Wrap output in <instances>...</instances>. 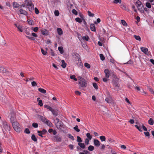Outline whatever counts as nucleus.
Returning a JSON list of instances; mask_svg holds the SVG:
<instances>
[{
  "mask_svg": "<svg viewBox=\"0 0 154 154\" xmlns=\"http://www.w3.org/2000/svg\"><path fill=\"white\" fill-rule=\"evenodd\" d=\"M113 86L116 88H118L119 87V83L118 81H114L113 82Z\"/></svg>",
  "mask_w": 154,
  "mask_h": 154,
  "instance_id": "nucleus-15",
  "label": "nucleus"
},
{
  "mask_svg": "<svg viewBox=\"0 0 154 154\" xmlns=\"http://www.w3.org/2000/svg\"><path fill=\"white\" fill-rule=\"evenodd\" d=\"M32 139L35 142H36L37 141V139L35 137V135L34 134H32L31 136Z\"/></svg>",
  "mask_w": 154,
  "mask_h": 154,
  "instance_id": "nucleus-35",
  "label": "nucleus"
},
{
  "mask_svg": "<svg viewBox=\"0 0 154 154\" xmlns=\"http://www.w3.org/2000/svg\"><path fill=\"white\" fill-rule=\"evenodd\" d=\"M134 37L135 38L139 41H140L141 40V38L140 37L139 35H134Z\"/></svg>",
  "mask_w": 154,
  "mask_h": 154,
  "instance_id": "nucleus-24",
  "label": "nucleus"
},
{
  "mask_svg": "<svg viewBox=\"0 0 154 154\" xmlns=\"http://www.w3.org/2000/svg\"><path fill=\"white\" fill-rule=\"evenodd\" d=\"M46 124L48 125L49 126L52 127H53V125L52 124L51 122L49 120H48L47 119L46 121L45 122Z\"/></svg>",
  "mask_w": 154,
  "mask_h": 154,
  "instance_id": "nucleus-14",
  "label": "nucleus"
},
{
  "mask_svg": "<svg viewBox=\"0 0 154 154\" xmlns=\"http://www.w3.org/2000/svg\"><path fill=\"white\" fill-rule=\"evenodd\" d=\"M25 33H26V34L27 35H30V33L29 32V29H26L25 31Z\"/></svg>",
  "mask_w": 154,
  "mask_h": 154,
  "instance_id": "nucleus-55",
  "label": "nucleus"
},
{
  "mask_svg": "<svg viewBox=\"0 0 154 154\" xmlns=\"http://www.w3.org/2000/svg\"><path fill=\"white\" fill-rule=\"evenodd\" d=\"M39 99V98H38L37 99V101H38V104L40 106H43L42 102L41 100H38Z\"/></svg>",
  "mask_w": 154,
  "mask_h": 154,
  "instance_id": "nucleus-23",
  "label": "nucleus"
},
{
  "mask_svg": "<svg viewBox=\"0 0 154 154\" xmlns=\"http://www.w3.org/2000/svg\"><path fill=\"white\" fill-rule=\"evenodd\" d=\"M90 28L91 30L94 32L96 31L95 26L94 24H91L90 25Z\"/></svg>",
  "mask_w": 154,
  "mask_h": 154,
  "instance_id": "nucleus-12",
  "label": "nucleus"
},
{
  "mask_svg": "<svg viewBox=\"0 0 154 154\" xmlns=\"http://www.w3.org/2000/svg\"><path fill=\"white\" fill-rule=\"evenodd\" d=\"M61 62L62 63V64L61 65V66L63 68H65L66 66V63H65L64 60H61Z\"/></svg>",
  "mask_w": 154,
  "mask_h": 154,
  "instance_id": "nucleus-19",
  "label": "nucleus"
},
{
  "mask_svg": "<svg viewBox=\"0 0 154 154\" xmlns=\"http://www.w3.org/2000/svg\"><path fill=\"white\" fill-rule=\"evenodd\" d=\"M72 55L73 57L74 58L75 61L76 62L77 66H81L82 64L80 56L76 53H73L72 54Z\"/></svg>",
  "mask_w": 154,
  "mask_h": 154,
  "instance_id": "nucleus-1",
  "label": "nucleus"
},
{
  "mask_svg": "<svg viewBox=\"0 0 154 154\" xmlns=\"http://www.w3.org/2000/svg\"><path fill=\"white\" fill-rule=\"evenodd\" d=\"M94 145L96 147L99 146L101 144L100 142L97 139H94Z\"/></svg>",
  "mask_w": 154,
  "mask_h": 154,
  "instance_id": "nucleus-8",
  "label": "nucleus"
},
{
  "mask_svg": "<svg viewBox=\"0 0 154 154\" xmlns=\"http://www.w3.org/2000/svg\"><path fill=\"white\" fill-rule=\"evenodd\" d=\"M94 149V146L90 145L88 147V149L90 151H92Z\"/></svg>",
  "mask_w": 154,
  "mask_h": 154,
  "instance_id": "nucleus-31",
  "label": "nucleus"
},
{
  "mask_svg": "<svg viewBox=\"0 0 154 154\" xmlns=\"http://www.w3.org/2000/svg\"><path fill=\"white\" fill-rule=\"evenodd\" d=\"M25 3H27L26 4L27 6H32V3L31 2H27V0H25Z\"/></svg>",
  "mask_w": 154,
  "mask_h": 154,
  "instance_id": "nucleus-29",
  "label": "nucleus"
},
{
  "mask_svg": "<svg viewBox=\"0 0 154 154\" xmlns=\"http://www.w3.org/2000/svg\"><path fill=\"white\" fill-rule=\"evenodd\" d=\"M106 101L108 103H110L112 102V99L111 97H106L105 99Z\"/></svg>",
  "mask_w": 154,
  "mask_h": 154,
  "instance_id": "nucleus-22",
  "label": "nucleus"
},
{
  "mask_svg": "<svg viewBox=\"0 0 154 154\" xmlns=\"http://www.w3.org/2000/svg\"><path fill=\"white\" fill-rule=\"evenodd\" d=\"M42 33L43 35H46L47 34V31L46 29H44L42 30Z\"/></svg>",
  "mask_w": 154,
  "mask_h": 154,
  "instance_id": "nucleus-27",
  "label": "nucleus"
},
{
  "mask_svg": "<svg viewBox=\"0 0 154 154\" xmlns=\"http://www.w3.org/2000/svg\"><path fill=\"white\" fill-rule=\"evenodd\" d=\"M24 132L27 134H29L30 133V131L28 128H26L24 130Z\"/></svg>",
  "mask_w": 154,
  "mask_h": 154,
  "instance_id": "nucleus-51",
  "label": "nucleus"
},
{
  "mask_svg": "<svg viewBox=\"0 0 154 154\" xmlns=\"http://www.w3.org/2000/svg\"><path fill=\"white\" fill-rule=\"evenodd\" d=\"M20 12L21 14H23L24 15H26L27 14V12L25 10L22 9H20Z\"/></svg>",
  "mask_w": 154,
  "mask_h": 154,
  "instance_id": "nucleus-17",
  "label": "nucleus"
},
{
  "mask_svg": "<svg viewBox=\"0 0 154 154\" xmlns=\"http://www.w3.org/2000/svg\"><path fill=\"white\" fill-rule=\"evenodd\" d=\"M27 21L28 23L30 25H33L34 24L33 21L32 20H28Z\"/></svg>",
  "mask_w": 154,
  "mask_h": 154,
  "instance_id": "nucleus-46",
  "label": "nucleus"
},
{
  "mask_svg": "<svg viewBox=\"0 0 154 154\" xmlns=\"http://www.w3.org/2000/svg\"><path fill=\"white\" fill-rule=\"evenodd\" d=\"M31 84L33 87L36 86L37 85L35 81L32 82H31Z\"/></svg>",
  "mask_w": 154,
  "mask_h": 154,
  "instance_id": "nucleus-57",
  "label": "nucleus"
},
{
  "mask_svg": "<svg viewBox=\"0 0 154 154\" xmlns=\"http://www.w3.org/2000/svg\"><path fill=\"white\" fill-rule=\"evenodd\" d=\"M44 106L45 108L48 109L50 111H51V110H52L53 109L48 105H44Z\"/></svg>",
  "mask_w": 154,
  "mask_h": 154,
  "instance_id": "nucleus-28",
  "label": "nucleus"
},
{
  "mask_svg": "<svg viewBox=\"0 0 154 154\" xmlns=\"http://www.w3.org/2000/svg\"><path fill=\"white\" fill-rule=\"evenodd\" d=\"M39 116V118L42 120V121L43 122L45 123V122L47 120V119L45 118V117H43L42 116H40L39 115V116Z\"/></svg>",
  "mask_w": 154,
  "mask_h": 154,
  "instance_id": "nucleus-21",
  "label": "nucleus"
},
{
  "mask_svg": "<svg viewBox=\"0 0 154 154\" xmlns=\"http://www.w3.org/2000/svg\"><path fill=\"white\" fill-rule=\"evenodd\" d=\"M79 84L82 87H86L87 86V82L83 78L81 79Z\"/></svg>",
  "mask_w": 154,
  "mask_h": 154,
  "instance_id": "nucleus-5",
  "label": "nucleus"
},
{
  "mask_svg": "<svg viewBox=\"0 0 154 154\" xmlns=\"http://www.w3.org/2000/svg\"><path fill=\"white\" fill-rule=\"evenodd\" d=\"M72 13L75 15H77L78 12L75 9H73L72 11Z\"/></svg>",
  "mask_w": 154,
  "mask_h": 154,
  "instance_id": "nucleus-63",
  "label": "nucleus"
},
{
  "mask_svg": "<svg viewBox=\"0 0 154 154\" xmlns=\"http://www.w3.org/2000/svg\"><path fill=\"white\" fill-rule=\"evenodd\" d=\"M78 145L80 146V147L84 149L85 147V146L84 143H79Z\"/></svg>",
  "mask_w": 154,
  "mask_h": 154,
  "instance_id": "nucleus-20",
  "label": "nucleus"
},
{
  "mask_svg": "<svg viewBox=\"0 0 154 154\" xmlns=\"http://www.w3.org/2000/svg\"><path fill=\"white\" fill-rule=\"evenodd\" d=\"M12 125L15 131L18 133H19L21 131L20 125L19 123L17 122H14L12 123Z\"/></svg>",
  "mask_w": 154,
  "mask_h": 154,
  "instance_id": "nucleus-2",
  "label": "nucleus"
},
{
  "mask_svg": "<svg viewBox=\"0 0 154 154\" xmlns=\"http://www.w3.org/2000/svg\"><path fill=\"white\" fill-rule=\"evenodd\" d=\"M70 78L71 79H73L75 81H76L77 80V79L75 77V75H70Z\"/></svg>",
  "mask_w": 154,
  "mask_h": 154,
  "instance_id": "nucleus-42",
  "label": "nucleus"
},
{
  "mask_svg": "<svg viewBox=\"0 0 154 154\" xmlns=\"http://www.w3.org/2000/svg\"><path fill=\"white\" fill-rule=\"evenodd\" d=\"M13 6L15 8H17L19 7L20 5L16 2L13 3Z\"/></svg>",
  "mask_w": 154,
  "mask_h": 154,
  "instance_id": "nucleus-32",
  "label": "nucleus"
},
{
  "mask_svg": "<svg viewBox=\"0 0 154 154\" xmlns=\"http://www.w3.org/2000/svg\"><path fill=\"white\" fill-rule=\"evenodd\" d=\"M140 50L142 51L146 54L147 52L148 51V48L144 47H141L140 48Z\"/></svg>",
  "mask_w": 154,
  "mask_h": 154,
  "instance_id": "nucleus-13",
  "label": "nucleus"
},
{
  "mask_svg": "<svg viewBox=\"0 0 154 154\" xmlns=\"http://www.w3.org/2000/svg\"><path fill=\"white\" fill-rule=\"evenodd\" d=\"M138 125H135V127L139 131L141 132L142 131L141 129L142 127V124H140L139 123H136Z\"/></svg>",
  "mask_w": 154,
  "mask_h": 154,
  "instance_id": "nucleus-11",
  "label": "nucleus"
},
{
  "mask_svg": "<svg viewBox=\"0 0 154 154\" xmlns=\"http://www.w3.org/2000/svg\"><path fill=\"white\" fill-rule=\"evenodd\" d=\"M67 135L69 138H70L73 140H74V137L71 134H67Z\"/></svg>",
  "mask_w": 154,
  "mask_h": 154,
  "instance_id": "nucleus-41",
  "label": "nucleus"
},
{
  "mask_svg": "<svg viewBox=\"0 0 154 154\" xmlns=\"http://www.w3.org/2000/svg\"><path fill=\"white\" fill-rule=\"evenodd\" d=\"M17 29L20 32H23V30L22 29V27L19 25H18Z\"/></svg>",
  "mask_w": 154,
  "mask_h": 154,
  "instance_id": "nucleus-47",
  "label": "nucleus"
},
{
  "mask_svg": "<svg viewBox=\"0 0 154 154\" xmlns=\"http://www.w3.org/2000/svg\"><path fill=\"white\" fill-rule=\"evenodd\" d=\"M113 2L114 3H116V4H117L118 3H121V0H114V1Z\"/></svg>",
  "mask_w": 154,
  "mask_h": 154,
  "instance_id": "nucleus-64",
  "label": "nucleus"
},
{
  "mask_svg": "<svg viewBox=\"0 0 154 154\" xmlns=\"http://www.w3.org/2000/svg\"><path fill=\"white\" fill-rule=\"evenodd\" d=\"M135 5H137V6L139 10L142 13L144 12V10L142 8L144 6L140 1L137 0V1L136 2Z\"/></svg>",
  "mask_w": 154,
  "mask_h": 154,
  "instance_id": "nucleus-3",
  "label": "nucleus"
},
{
  "mask_svg": "<svg viewBox=\"0 0 154 154\" xmlns=\"http://www.w3.org/2000/svg\"><path fill=\"white\" fill-rule=\"evenodd\" d=\"M56 126L58 129H61L63 128V124L62 122H61L56 124Z\"/></svg>",
  "mask_w": 154,
  "mask_h": 154,
  "instance_id": "nucleus-7",
  "label": "nucleus"
},
{
  "mask_svg": "<svg viewBox=\"0 0 154 154\" xmlns=\"http://www.w3.org/2000/svg\"><path fill=\"white\" fill-rule=\"evenodd\" d=\"M2 123L3 127L5 131H9L10 130V125L6 121H3Z\"/></svg>",
  "mask_w": 154,
  "mask_h": 154,
  "instance_id": "nucleus-4",
  "label": "nucleus"
},
{
  "mask_svg": "<svg viewBox=\"0 0 154 154\" xmlns=\"http://www.w3.org/2000/svg\"><path fill=\"white\" fill-rule=\"evenodd\" d=\"M15 120V117H11L10 118V121L11 122H14V121Z\"/></svg>",
  "mask_w": 154,
  "mask_h": 154,
  "instance_id": "nucleus-60",
  "label": "nucleus"
},
{
  "mask_svg": "<svg viewBox=\"0 0 154 154\" xmlns=\"http://www.w3.org/2000/svg\"><path fill=\"white\" fill-rule=\"evenodd\" d=\"M32 126L35 128H37L38 127V124L37 123L34 122L32 124Z\"/></svg>",
  "mask_w": 154,
  "mask_h": 154,
  "instance_id": "nucleus-50",
  "label": "nucleus"
},
{
  "mask_svg": "<svg viewBox=\"0 0 154 154\" xmlns=\"http://www.w3.org/2000/svg\"><path fill=\"white\" fill-rule=\"evenodd\" d=\"M41 51L42 54L44 55H46L47 53L46 51H45L42 48H41Z\"/></svg>",
  "mask_w": 154,
  "mask_h": 154,
  "instance_id": "nucleus-40",
  "label": "nucleus"
},
{
  "mask_svg": "<svg viewBox=\"0 0 154 154\" xmlns=\"http://www.w3.org/2000/svg\"><path fill=\"white\" fill-rule=\"evenodd\" d=\"M100 138L102 142L105 141L106 139L105 137L103 136H100Z\"/></svg>",
  "mask_w": 154,
  "mask_h": 154,
  "instance_id": "nucleus-34",
  "label": "nucleus"
},
{
  "mask_svg": "<svg viewBox=\"0 0 154 154\" xmlns=\"http://www.w3.org/2000/svg\"><path fill=\"white\" fill-rule=\"evenodd\" d=\"M100 57L101 60L103 61L105 59V58L103 54H100Z\"/></svg>",
  "mask_w": 154,
  "mask_h": 154,
  "instance_id": "nucleus-44",
  "label": "nucleus"
},
{
  "mask_svg": "<svg viewBox=\"0 0 154 154\" xmlns=\"http://www.w3.org/2000/svg\"><path fill=\"white\" fill-rule=\"evenodd\" d=\"M105 73V76L107 78H108L110 76V74L109 70L108 69H106L104 70Z\"/></svg>",
  "mask_w": 154,
  "mask_h": 154,
  "instance_id": "nucleus-6",
  "label": "nucleus"
},
{
  "mask_svg": "<svg viewBox=\"0 0 154 154\" xmlns=\"http://www.w3.org/2000/svg\"><path fill=\"white\" fill-rule=\"evenodd\" d=\"M85 66L88 69H89L91 67L90 65L87 63H84Z\"/></svg>",
  "mask_w": 154,
  "mask_h": 154,
  "instance_id": "nucleus-39",
  "label": "nucleus"
},
{
  "mask_svg": "<svg viewBox=\"0 0 154 154\" xmlns=\"http://www.w3.org/2000/svg\"><path fill=\"white\" fill-rule=\"evenodd\" d=\"M77 141L79 143H81L82 141V139L79 136H77Z\"/></svg>",
  "mask_w": 154,
  "mask_h": 154,
  "instance_id": "nucleus-45",
  "label": "nucleus"
},
{
  "mask_svg": "<svg viewBox=\"0 0 154 154\" xmlns=\"http://www.w3.org/2000/svg\"><path fill=\"white\" fill-rule=\"evenodd\" d=\"M121 22L122 24L124 26H127V24L126 21L124 20H121Z\"/></svg>",
  "mask_w": 154,
  "mask_h": 154,
  "instance_id": "nucleus-53",
  "label": "nucleus"
},
{
  "mask_svg": "<svg viewBox=\"0 0 154 154\" xmlns=\"http://www.w3.org/2000/svg\"><path fill=\"white\" fill-rule=\"evenodd\" d=\"M57 31L58 34L59 35H61L63 34V31L61 28H57Z\"/></svg>",
  "mask_w": 154,
  "mask_h": 154,
  "instance_id": "nucleus-16",
  "label": "nucleus"
},
{
  "mask_svg": "<svg viewBox=\"0 0 154 154\" xmlns=\"http://www.w3.org/2000/svg\"><path fill=\"white\" fill-rule=\"evenodd\" d=\"M75 20L77 22L79 23H81L82 22V20L79 17H77L75 18Z\"/></svg>",
  "mask_w": 154,
  "mask_h": 154,
  "instance_id": "nucleus-43",
  "label": "nucleus"
},
{
  "mask_svg": "<svg viewBox=\"0 0 154 154\" xmlns=\"http://www.w3.org/2000/svg\"><path fill=\"white\" fill-rule=\"evenodd\" d=\"M0 72L3 73L8 74V72L6 69L3 67H0Z\"/></svg>",
  "mask_w": 154,
  "mask_h": 154,
  "instance_id": "nucleus-10",
  "label": "nucleus"
},
{
  "mask_svg": "<svg viewBox=\"0 0 154 154\" xmlns=\"http://www.w3.org/2000/svg\"><path fill=\"white\" fill-rule=\"evenodd\" d=\"M108 140L109 142L110 143H113L115 142V140L113 139H112L111 138H109L108 139Z\"/></svg>",
  "mask_w": 154,
  "mask_h": 154,
  "instance_id": "nucleus-56",
  "label": "nucleus"
},
{
  "mask_svg": "<svg viewBox=\"0 0 154 154\" xmlns=\"http://www.w3.org/2000/svg\"><path fill=\"white\" fill-rule=\"evenodd\" d=\"M101 144V146L100 147V149L101 150H104L105 148V146L103 144Z\"/></svg>",
  "mask_w": 154,
  "mask_h": 154,
  "instance_id": "nucleus-61",
  "label": "nucleus"
},
{
  "mask_svg": "<svg viewBox=\"0 0 154 154\" xmlns=\"http://www.w3.org/2000/svg\"><path fill=\"white\" fill-rule=\"evenodd\" d=\"M93 85L94 87L97 90L98 89V86L97 84L96 83H93Z\"/></svg>",
  "mask_w": 154,
  "mask_h": 154,
  "instance_id": "nucleus-48",
  "label": "nucleus"
},
{
  "mask_svg": "<svg viewBox=\"0 0 154 154\" xmlns=\"http://www.w3.org/2000/svg\"><path fill=\"white\" fill-rule=\"evenodd\" d=\"M89 140L88 138H86L85 139V142L86 145H88L89 144Z\"/></svg>",
  "mask_w": 154,
  "mask_h": 154,
  "instance_id": "nucleus-62",
  "label": "nucleus"
},
{
  "mask_svg": "<svg viewBox=\"0 0 154 154\" xmlns=\"http://www.w3.org/2000/svg\"><path fill=\"white\" fill-rule=\"evenodd\" d=\"M51 112L52 113V114L53 115H54L55 116H56L58 115V113L57 112L55 111L54 109H52V110L51 111Z\"/></svg>",
  "mask_w": 154,
  "mask_h": 154,
  "instance_id": "nucleus-36",
  "label": "nucleus"
},
{
  "mask_svg": "<svg viewBox=\"0 0 154 154\" xmlns=\"http://www.w3.org/2000/svg\"><path fill=\"white\" fill-rule=\"evenodd\" d=\"M86 136L89 140H91L92 138V136L89 133H87Z\"/></svg>",
  "mask_w": 154,
  "mask_h": 154,
  "instance_id": "nucleus-30",
  "label": "nucleus"
},
{
  "mask_svg": "<svg viewBox=\"0 0 154 154\" xmlns=\"http://www.w3.org/2000/svg\"><path fill=\"white\" fill-rule=\"evenodd\" d=\"M58 49L60 51V53L61 54H62L63 53V48L62 47H59L58 48Z\"/></svg>",
  "mask_w": 154,
  "mask_h": 154,
  "instance_id": "nucleus-33",
  "label": "nucleus"
},
{
  "mask_svg": "<svg viewBox=\"0 0 154 154\" xmlns=\"http://www.w3.org/2000/svg\"><path fill=\"white\" fill-rule=\"evenodd\" d=\"M88 14L89 16L93 17L94 16V14L92 13L90 11H88Z\"/></svg>",
  "mask_w": 154,
  "mask_h": 154,
  "instance_id": "nucleus-49",
  "label": "nucleus"
},
{
  "mask_svg": "<svg viewBox=\"0 0 154 154\" xmlns=\"http://www.w3.org/2000/svg\"><path fill=\"white\" fill-rule=\"evenodd\" d=\"M78 126L77 125H76L73 128V129L77 132H79L80 131V130L78 128Z\"/></svg>",
  "mask_w": 154,
  "mask_h": 154,
  "instance_id": "nucleus-38",
  "label": "nucleus"
},
{
  "mask_svg": "<svg viewBox=\"0 0 154 154\" xmlns=\"http://www.w3.org/2000/svg\"><path fill=\"white\" fill-rule=\"evenodd\" d=\"M54 139L57 142H61L62 139L61 137L58 135H55L54 137Z\"/></svg>",
  "mask_w": 154,
  "mask_h": 154,
  "instance_id": "nucleus-9",
  "label": "nucleus"
},
{
  "mask_svg": "<svg viewBox=\"0 0 154 154\" xmlns=\"http://www.w3.org/2000/svg\"><path fill=\"white\" fill-rule=\"evenodd\" d=\"M56 122V124L58 123H59L61 122L59 119L58 118H56L55 120Z\"/></svg>",
  "mask_w": 154,
  "mask_h": 154,
  "instance_id": "nucleus-59",
  "label": "nucleus"
},
{
  "mask_svg": "<svg viewBox=\"0 0 154 154\" xmlns=\"http://www.w3.org/2000/svg\"><path fill=\"white\" fill-rule=\"evenodd\" d=\"M148 123L149 124L152 125L154 123V121L152 118H150L148 121Z\"/></svg>",
  "mask_w": 154,
  "mask_h": 154,
  "instance_id": "nucleus-18",
  "label": "nucleus"
},
{
  "mask_svg": "<svg viewBox=\"0 0 154 154\" xmlns=\"http://www.w3.org/2000/svg\"><path fill=\"white\" fill-rule=\"evenodd\" d=\"M38 90L39 92L43 94H45L46 92V91L44 89L42 88H39L38 89Z\"/></svg>",
  "mask_w": 154,
  "mask_h": 154,
  "instance_id": "nucleus-25",
  "label": "nucleus"
},
{
  "mask_svg": "<svg viewBox=\"0 0 154 154\" xmlns=\"http://www.w3.org/2000/svg\"><path fill=\"white\" fill-rule=\"evenodd\" d=\"M82 39L85 40L86 41H88L89 39V37L88 36H84L82 37Z\"/></svg>",
  "mask_w": 154,
  "mask_h": 154,
  "instance_id": "nucleus-37",
  "label": "nucleus"
},
{
  "mask_svg": "<svg viewBox=\"0 0 154 154\" xmlns=\"http://www.w3.org/2000/svg\"><path fill=\"white\" fill-rule=\"evenodd\" d=\"M32 29L34 31V32H36L37 31L38 29V27H35V28H32Z\"/></svg>",
  "mask_w": 154,
  "mask_h": 154,
  "instance_id": "nucleus-58",
  "label": "nucleus"
},
{
  "mask_svg": "<svg viewBox=\"0 0 154 154\" xmlns=\"http://www.w3.org/2000/svg\"><path fill=\"white\" fill-rule=\"evenodd\" d=\"M146 6L148 8H151V6L149 2H146Z\"/></svg>",
  "mask_w": 154,
  "mask_h": 154,
  "instance_id": "nucleus-54",
  "label": "nucleus"
},
{
  "mask_svg": "<svg viewBox=\"0 0 154 154\" xmlns=\"http://www.w3.org/2000/svg\"><path fill=\"white\" fill-rule=\"evenodd\" d=\"M54 14L56 16H58L59 15L60 13L58 10H55L54 11Z\"/></svg>",
  "mask_w": 154,
  "mask_h": 154,
  "instance_id": "nucleus-52",
  "label": "nucleus"
},
{
  "mask_svg": "<svg viewBox=\"0 0 154 154\" xmlns=\"http://www.w3.org/2000/svg\"><path fill=\"white\" fill-rule=\"evenodd\" d=\"M37 132L38 134L42 133V134H44L47 132V131L46 130L44 129L42 131H38Z\"/></svg>",
  "mask_w": 154,
  "mask_h": 154,
  "instance_id": "nucleus-26",
  "label": "nucleus"
}]
</instances>
